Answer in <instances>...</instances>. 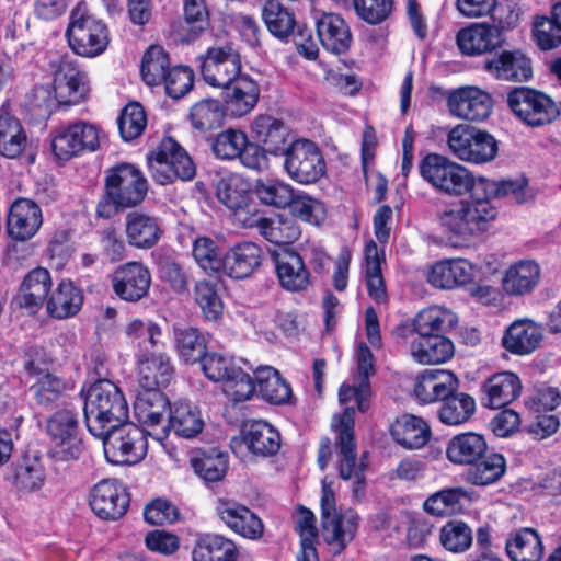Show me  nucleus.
Listing matches in <instances>:
<instances>
[{
  "mask_svg": "<svg viewBox=\"0 0 561 561\" xmlns=\"http://www.w3.org/2000/svg\"><path fill=\"white\" fill-rule=\"evenodd\" d=\"M420 174L436 191L453 197L469 194L437 215L448 243L455 248L468 245L483 234L497 216L490 199L494 185L490 180L474 176L466 167L438 153H428L419 165Z\"/></svg>",
  "mask_w": 561,
  "mask_h": 561,
  "instance_id": "1",
  "label": "nucleus"
},
{
  "mask_svg": "<svg viewBox=\"0 0 561 561\" xmlns=\"http://www.w3.org/2000/svg\"><path fill=\"white\" fill-rule=\"evenodd\" d=\"M83 410L87 428L93 436L104 435L107 428L128 419V405L123 393L107 379L90 386Z\"/></svg>",
  "mask_w": 561,
  "mask_h": 561,
  "instance_id": "2",
  "label": "nucleus"
},
{
  "mask_svg": "<svg viewBox=\"0 0 561 561\" xmlns=\"http://www.w3.org/2000/svg\"><path fill=\"white\" fill-rule=\"evenodd\" d=\"M66 36L71 49L83 57L101 55L110 42L106 24L91 12L83 0L70 11Z\"/></svg>",
  "mask_w": 561,
  "mask_h": 561,
  "instance_id": "3",
  "label": "nucleus"
},
{
  "mask_svg": "<svg viewBox=\"0 0 561 561\" xmlns=\"http://www.w3.org/2000/svg\"><path fill=\"white\" fill-rule=\"evenodd\" d=\"M354 408H345L342 414L333 416L332 428L337 435L335 447L341 456L339 469L340 477L343 480L352 481L353 496L359 500L364 494V471L366 465L363 459L357 458L354 437Z\"/></svg>",
  "mask_w": 561,
  "mask_h": 561,
  "instance_id": "4",
  "label": "nucleus"
},
{
  "mask_svg": "<svg viewBox=\"0 0 561 561\" xmlns=\"http://www.w3.org/2000/svg\"><path fill=\"white\" fill-rule=\"evenodd\" d=\"M321 536L335 553L343 551L354 539L359 516L352 510L337 511L332 483L322 480L321 495Z\"/></svg>",
  "mask_w": 561,
  "mask_h": 561,
  "instance_id": "5",
  "label": "nucleus"
},
{
  "mask_svg": "<svg viewBox=\"0 0 561 561\" xmlns=\"http://www.w3.org/2000/svg\"><path fill=\"white\" fill-rule=\"evenodd\" d=\"M50 439L48 455L54 462H71L80 459L84 451L79 436L78 412L66 405L57 410L46 425Z\"/></svg>",
  "mask_w": 561,
  "mask_h": 561,
  "instance_id": "6",
  "label": "nucleus"
},
{
  "mask_svg": "<svg viewBox=\"0 0 561 561\" xmlns=\"http://www.w3.org/2000/svg\"><path fill=\"white\" fill-rule=\"evenodd\" d=\"M96 437L103 440L106 460L114 465H136L148 450L145 431L133 423L114 424L104 435Z\"/></svg>",
  "mask_w": 561,
  "mask_h": 561,
  "instance_id": "7",
  "label": "nucleus"
},
{
  "mask_svg": "<svg viewBox=\"0 0 561 561\" xmlns=\"http://www.w3.org/2000/svg\"><path fill=\"white\" fill-rule=\"evenodd\" d=\"M151 178L161 185L175 179L190 181L195 176L196 168L187 152L170 137L163 138L156 151L147 157Z\"/></svg>",
  "mask_w": 561,
  "mask_h": 561,
  "instance_id": "8",
  "label": "nucleus"
},
{
  "mask_svg": "<svg viewBox=\"0 0 561 561\" xmlns=\"http://www.w3.org/2000/svg\"><path fill=\"white\" fill-rule=\"evenodd\" d=\"M202 369L209 380L221 383L222 391L234 403L249 400L255 392L253 379L232 357L208 353L202 360Z\"/></svg>",
  "mask_w": 561,
  "mask_h": 561,
  "instance_id": "9",
  "label": "nucleus"
},
{
  "mask_svg": "<svg viewBox=\"0 0 561 561\" xmlns=\"http://www.w3.org/2000/svg\"><path fill=\"white\" fill-rule=\"evenodd\" d=\"M447 145L456 158L474 164L492 161L499 151L497 141L490 133L465 124L449 130Z\"/></svg>",
  "mask_w": 561,
  "mask_h": 561,
  "instance_id": "10",
  "label": "nucleus"
},
{
  "mask_svg": "<svg viewBox=\"0 0 561 561\" xmlns=\"http://www.w3.org/2000/svg\"><path fill=\"white\" fill-rule=\"evenodd\" d=\"M507 104L512 112L530 127L548 125L560 115V108L552 98L527 87L514 88L507 94Z\"/></svg>",
  "mask_w": 561,
  "mask_h": 561,
  "instance_id": "11",
  "label": "nucleus"
},
{
  "mask_svg": "<svg viewBox=\"0 0 561 561\" xmlns=\"http://www.w3.org/2000/svg\"><path fill=\"white\" fill-rule=\"evenodd\" d=\"M197 60L203 80L213 88L227 87L243 73L241 55L230 43L209 46Z\"/></svg>",
  "mask_w": 561,
  "mask_h": 561,
  "instance_id": "12",
  "label": "nucleus"
},
{
  "mask_svg": "<svg viewBox=\"0 0 561 561\" xmlns=\"http://www.w3.org/2000/svg\"><path fill=\"white\" fill-rule=\"evenodd\" d=\"M284 170L299 184H312L325 173L327 164L319 147L308 139H296L283 154Z\"/></svg>",
  "mask_w": 561,
  "mask_h": 561,
  "instance_id": "13",
  "label": "nucleus"
},
{
  "mask_svg": "<svg viewBox=\"0 0 561 561\" xmlns=\"http://www.w3.org/2000/svg\"><path fill=\"white\" fill-rule=\"evenodd\" d=\"M148 191L142 172L130 163H121L106 171L105 192L122 208L140 204Z\"/></svg>",
  "mask_w": 561,
  "mask_h": 561,
  "instance_id": "14",
  "label": "nucleus"
},
{
  "mask_svg": "<svg viewBox=\"0 0 561 561\" xmlns=\"http://www.w3.org/2000/svg\"><path fill=\"white\" fill-rule=\"evenodd\" d=\"M54 69V93L59 104L70 105L83 101L90 92L88 73L69 57L50 62Z\"/></svg>",
  "mask_w": 561,
  "mask_h": 561,
  "instance_id": "15",
  "label": "nucleus"
},
{
  "mask_svg": "<svg viewBox=\"0 0 561 561\" xmlns=\"http://www.w3.org/2000/svg\"><path fill=\"white\" fill-rule=\"evenodd\" d=\"M282 446L280 433L270 423L256 420L249 423L240 437H233L230 447L242 457L247 449L257 457L275 456Z\"/></svg>",
  "mask_w": 561,
  "mask_h": 561,
  "instance_id": "16",
  "label": "nucleus"
},
{
  "mask_svg": "<svg viewBox=\"0 0 561 561\" xmlns=\"http://www.w3.org/2000/svg\"><path fill=\"white\" fill-rule=\"evenodd\" d=\"M100 136L95 125L77 122L56 130L51 139V149L60 160H68L78 153L99 147Z\"/></svg>",
  "mask_w": 561,
  "mask_h": 561,
  "instance_id": "17",
  "label": "nucleus"
},
{
  "mask_svg": "<svg viewBox=\"0 0 561 561\" xmlns=\"http://www.w3.org/2000/svg\"><path fill=\"white\" fill-rule=\"evenodd\" d=\"M204 427L201 410L188 400H178L170 405L168 426L159 431H148V435L167 449L164 440L169 431L183 438L197 436Z\"/></svg>",
  "mask_w": 561,
  "mask_h": 561,
  "instance_id": "18",
  "label": "nucleus"
},
{
  "mask_svg": "<svg viewBox=\"0 0 561 561\" xmlns=\"http://www.w3.org/2000/svg\"><path fill=\"white\" fill-rule=\"evenodd\" d=\"M89 505L101 519L116 520L128 508V493L118 480L103 479L91 488Z\"/></svg>",
  "mask_w": 561,
  "mask_h": 561,
  "instance_id": "19",
  "label": "nucleus"
},
{
  "mask_svg": "<svg viewBox=\"0 0 561 561\" xmlns=\"http://www.w3.org/2000/svg\"><path fill=\"white\" fill-rule=\"evenodd\" d=\"M447 105L450 114L462 121L482 122L492 111L489 93L477 87H461L449 92Z\"/></svg>",
  "mask_w": 561,
  "mask_h": 561,
  "instance_id": "20",
  "label": "nucleus"
},
{
  "mask_svg": "<svg viewBox=\"0 0 561 561\" xmlns=\"http://www.w3.org/2000/svg\"><path fill=\"white\" fill-rule=\"evenodd\" d=\"M456 42L462 55L480 56L502 47L505 39L502 26L483 22L461 28Z\"/></svg>",
  "mask_w": 561,
  "mask_h": 561,
  "instance_id": "21",
  "label": "nucleus"
},
{
  "mask_svg": "<svg viewBox=\"0 0 561 561\" xmlns=\"http://www.w3.org/2000/svg\"><path fill=\"white\" fill-rule=\"evenodd\" d=\"M112 284L114 293L121 299L136 302L148 294L151 274L144 264L128 262L114 272Z\"/></svg>",
  "mask_w": 561,
  "mask_h": 561,
  "instance_id": "22",
  "label": "nucleus"
},
{
  "mask_svg": "<svg viewBox=\"0 0 561 561\" xmlns=\"http://www.w3.org/2000/svg\"><path fill=\"white\" fill-rule=\"evenodd\" d=\"M221 90L227 112L238 118L254 110L261 93L257 82L244 72Z\"/></svg>",
  "mask_w": 561,
  "mask_h": 561,
  "instance_id": "23",
  "label": "nucleus"
},
{
  "mask_svg": "<svg viewBox=\"0 0 561 561\" xmlns=\"http://www.w3.org/2000/svg\"><path fill=\"white\" fill-rule=\"evenodd\" d=\"M217 513L220 519L236 534L252 540L262 537L264 525L261 518L247 506L233 501L219 500Z\"/></svg>",
  "mask_w": 561,
  "mask_h": 561,
  "instance_id": "24",
  "label": "nucleus"
},
{
  "mask_svg": "<svg viewBox=\"0 0 561 561\" xmlns=\"http://www.w3.org/2000/svg\"><path fill=\"white\" fill-rule=\"evenodd\" d=\"M458 380L456 376L444 369H425L415 378L414 394L422 403H432L444 400L456 391Z\"/></svg>",
  "mask_w": 561,
  "mask_h": 561,
  "instance_id": "25",
  "label": "nucleus"
},
{
  "mask_svg": "<svg viewBox=\"0 0 561 561\" xmlns=\"http://www.w3.org/2000/svg\"><path fill=\"white\" fill-rule=\"evenodd\" d=\"M43 222L42 210L31 199H16L8 216V232L19 241H25L35 236Z\"/></svg>",
  "mask_w": 561,
  "mask_h": 561,
  "instance_id": "26",
  "label": "nucleus"
},
{
  "mask_svg": "<svg viewBox=\"0 0 561 561\" xmlns=\"http://www.w3.org/2000/svg\"><path fill=\"white\" fill-rule=\"evenodd\" d=\"M408 340L410 354L420 364L445 363L454 355L453 342L442 334H410Z\"/></svg>",
  "mask_w": 561,
  "mask_h": 561,
  "instance_id": "27",
  "label": "nucleus"
},
{
  "mask_svg": "<svg viewBox=\"0 0 561 561\" xmlns=\"http://www.w3.org/2000/svg\"><path fill=\"white\" fill-rule=\"evenodd\" d=\"M254 138L265 150L275 157L283 156L289 148L290 133L288 127L278 118L271 115H259L251 125Z\"/></svg>",
  "mask_w": 561,
  "mask_h": 561,
  "instance_id": "28",
  "label": "nucleus"
},
{
  "mask_svg": "<svg viewBox=\"0 0 561 561\" xmlns=\"http://www.w3.org/2000/svg\"><path fill=\"white\" fill-rule=\"evenodd\" d=\"M314 20L319 41L328 51L342 54L348 49L352 35L340 14L317 12Z\"/></svg>",
  "mask_w": 561,
  "mask_h": 561,
  "instance_id": "29",
  "label": "nucleus"
},
{
  "mask_svg": "<svg viewBox=\"0 0 561 561\" xmlns=\"http://www.w3.org/2000/svg\"><path fill=\"white\" fill-rule=\"evenodd\" d=\"M24 367L28 375L35 378L30 391L39 405H51L70 388L65 379L46 371L34 359L25 360Z\"/></svg>",
  "mask_w": 561,
  "mask_h": 561,
  "instance_id": "30",
  "label": "nucleus"
},
{
  "mask_svg": "<svg viewBox=\"0 0 561 561\" xmlns=\"http://www.w3.org/2000/svg\"><path fill=\"white\" fill-rule=\"evenodd\" d=\"M522 391L517 375L503 371L491 376L482 386V404L490 409H501L515 401Z\"/></svg>",
  "mask_w": 561,
  "mask_h": 561,
  "instance_id": "31",
  "label": "nucleus"
},
{
  "mask_svg": "<svg viewBox=\"0 0 561 561\" xmlns=\"http://www.w3.org/2000/svg\"><path fill=\"white\" fill-rule=\"evenodd\" d=\"M125 233L131 247L147 250L159 242L162 228L157 217L134 210L126 215Z\"/></svg>",
  "mask_w": 561,
  "mask_h": 561,
  "instance_id": "32",
  "label": "nucleus"
},
{
  "mask_svg": "<svg viewBox=\"0 0 561 561\" xmlns=\"http://www.w3.org/2000/svg\"><path fill=\"white\" fill-rule=\"evenodd\" d=\"M262 259L263 251L256 243H238L226 252L222 274L236 279L249 277L261 265Z\"/></svg>",
  "mask_w": 561,
  "mask_h": 561,
  "instance_id": "33",
  "label": "nucleus"
},
{
  "mask_svg": "<svg viewBox=\"0 0 561 561\" xmlns=\"http://www.w3.org/2000/svg\"><path fill=\"white\" fill-rule=\"evenodd\" d=\"M474 276V266L465 259L445 260L435 263L427 280L437 288L451 289L470 283Z\"/></svg>",
  "mask_w": 561,
  "mask_h": 561,
  "instance_id": "34",
  "label": "nucleus"
},
{
  "mask_svg": "<svg viewBox=\"0 0 561 561\" xmlns=\"http://www.w3.org/2000/svg\"><path fill=\"white\" fill-rule=\"evenodd\" d=\"M139 388L160 389L173 377V366L164 353H151L137 357Z\"/></svg>",
  "mask_w": 561,
  "mask_h": 561,
  "instance_id": "35",
  "label": "nucleus"
},
{
  "mask_svg": "<svg viewBox=\"0 0 561 561\" xmlns=\"http://www.w3.org/2000/svg\"><path fill=\"white\" fill-rule=\"evenodd\" d=\"M484 68L500 80L526 81L531 77L530 60L519 51L504 50L486 60Z\"/></svg>",
  "mask_w": 561,
  "mask_h": 561,
  "instance_id": "36",
  "label": "nucleus"
},
{
  "mask_svg": "<svg viewBox=\"0 0 561 561\" xmlns=\"http://www.w3.org/2000/svg\"><path fill=\"white\" fill-rule=\"evenodd\" d=\"M238 558L237 545L218 534L198 535L192 550L193 561H237Z\"/></svg>",
  "mask_w": 561,
  "mask_h": 561,
  "instance_id": "37",
  "label": "nucleus"
},
{
  "mask_svg": "<svg viewBox=\"0 0 561 561\" xmlns=\"http://www.w3.org/2000/svg\"><path fill=\"white\" fill-rule=\"evenodd\" d=\"M276 273L282 287L288 291H302L310 285V273L300 254L286 251L276 257Z\"/></svg>",
  "mask_w": 561,
  "mask_h": 561,
  "instance_id": "38",
  "label": "nucleus"
},
{
  "mask_svg": "<svg viewBox=\"0 0 561 561\" xmlns=\"http://www.w3.org/2000/svg\"><path fill=\"white\" fill-rule=\"evenodd\" d=\"M541 339V329L535 322L519 320L508 327L502 343L504 348L513 354L527 355L539 346Z\"/></svg>",
  "mask_w": 561,
  "mask_h": 561,
  "instance_id": "39",
  "label": "nucleus"
},
{
  "mask_svg": "<svg viewBox=\"0 0 561 561\" xmlns=\"http://www.w3.org/2000/svg\"><path fill=\"white\" fill-rule=\"evenodd\" d=\"M170 405L171 403L160 389L139 388L134 402V413L142 425L156 427Z\"/></svg>",
  "mask_w": 561,
  "mask_h": 561,
  "instance_id": "40",
  "label": "nucleus"
},
{
  "mask_svg": "<svg viewBox=\"0 0 561 561\" xmlns=\"http://www.w3.org/2000/svg\"><path fill=\"white\" fill-rule=\"evenodd\" d=\"M505 550L512 561H540L543 545L536 529L525 527L510 534Z\"/></svg>",
  "mask_w": 561,
  "mask_h": 561,
  "instance_id": "41",
  "label": "nucleus"
},
{
  "mask_svg": "<svg viewBox=\"0 0 561 561\" xmlns=\"http://www.w3.org/2000/svg\"><path fill=\"white\" fill-rule=\"evenodd\" d=\"M255 390L272 404H286L293 397L290 385L280 373L272 366H261L255 369Z\"/></svg>",
  "mask_w": 561,
  "mask_h": 561,
  "instance_id": "42",
  "label": "nucleus"
},
{
  "mask_svg": "<svg viewBox=\"0 0 561 561\" xmlns=\"http://www.w3.org/2000/svg\"><path fill=\"white\" fill-rule=\"evenodd\" d=\"M83 295L69 279L61 280L46 300V310L56 319H67L79 312Z\"/></svg>",
  "mask_w": 561,
  "mask_h": 561,
  "instance_id": "43",
  "label": "nucleus"
},
{
  "mask_svg": "<svg viewBox=\"0 0 561 561\" xmlns=\"http://www.w3.org/2000/svg\"><path fill=\"white\" fill-rule=\"evenodd\" d=\"M486 451V442L480 434L468 432L454 436L447 444L446 456L455 465H473Z\"/></svg>",
  "mask_w": 561,
  "mask_h": 561,
  "instance_id": "44",
  "label": "nucleus"
},
{
  "mask_svg": "<svg viewBox=\"0 0 561 561\" xmlns=\"http://www.w3.org/2000/svg\"><path fill=\"white\" fill-rule=\"evenodd\" d=\"M540 279V267L531 260L511 265L503 277V289L513 296H523L535 289Z\"/></svg>",
  "mask_w": 561,
  "mask_h": 561,
  "instance_id": "45",
  "label": "nucleus"
},
{
  "mask_svg": "<svg viewBox=\"0 0 561 561\" xmlns=\"http://www.w3.org/2000/svg\"><path fill=\"white\" fill-rule=\"evenodd\" d=\"M394 440L407 449H419L426 445L431 437L428 424L421 417L404 414L391 426Z\"/></svg>",
  "mask_w": 561,
  "mask_h": 561,
  "instance_id": "46",
  "label": "nucleus"
},
{
  "mask_svg": "<svg viewBox=\"0 0 561 561\" xmlns=\"http://www.w3.org/2000/svg\"><path fill=\"white\" fill-rule=\"evenodd\" d=\"M218 199L236 215L243 211L251 201L250 183L240 174L230 173L217 183Z\"/></svg>",
  "mask_w": 561,
  "mask_h": 561,
  "instance_id": "47",
  "label": "nucleus"
},
{
  "mask_svg": "<svg viewBox=\"0 0 561 561\" xmlns=\"http://www.w3.org/2000/svg\"><path fill=\"white\" fill-rule=\"evenodd\" d=\"M26 142L27 136L20 119L3 105L0 108V153L14 159L23 152Z\"/></svg>",
  "mask_w": 561,
  "mask_h": 561,
  "instance_id": "48",
  "label": "nucleus"
},
{
  "mask_svg": "<svg viewBox=\"0 0 561 561\" xmlns=\"http://www.w3.org/2000/svg\"><path fill=\"white\" fill-rule=\"evenodd\" d=\"M173 334L176 353L184 363L195 364L208 354L206 333L191 327H175Z\"/></svg>",
  "mask_w": 561,
  "mask_h": 561,
  "instance_id": "49",
  "label": "nucleus"
},
{
  "mask_svg": "<svg viewBox=\"0 0 561 561\" xmlns=\"http://www.w3.org/2000/svg\"><path fill=\"white\" fill-rule=\"evenodd\" d=\"M125 334L135 348L136 358L154 353L159 345L162 330L158 323L149 319H134L125 327Z\"/></svg>",
  "mask_w": 561,
  "mask_h": 561,
  "instance_id": "50",
  "label": "nucleus"
},
{
  "mask_svg": "<svg viewBox=\"0 0 561 561\" xmlns=\"http://www.w3.org/2000/svg\"><path fill=\"white\" fill-rule=\"evenodd\" d=\"M51 287L50 274L46 268L37 267L28 272L20 290L21 306L36 311L48 298Z\"/></svg>",
  "mask_w": 561,
  "mask_h": 561,
  "instance_id": "51",
  "label": "nucleus"
},
{
  "mask_svg": "<svg viewBox=\"0 0 561 561\" xmlns=\"http://www.w3.org/2000/svg\"><path fill=\"white\" fill-rule=\"evenodd\" d=\"M457 322L458 318L451 310L440 306H431L417 313L411 334H440V332L456 327Z\"/></svg>",
  "mask_w": 561,
  "mask_h": 561,
  "instance_id": "52",
  "label": "nucleus"
},
{
  "mask_svg": "<svg viewBox=\"0 0 561 561\" xmlns=\"http://www.w3.org/2000/svg\"><path fill=\"white\" fill-rule=\"evenodd\" d=\"M10 479L21 492L38 491L46 480L44 465L36 456H24L14 465Z\"/></svg>",
  "mask_w": 561,
  "mask_h": 561,
  "instance_id": "53",
  "label": "nucleus"
},
{
  "mask_svg": "<svg viewBox=\"0 0 561 561\" xmlns=\"http://www.w3.org/2000/svg\"><path fill=\"white\" fill-rule=\"evenodd\" d=\"M468 494L462 488H447L434 492L423 503V510L436 517H446L459 513Z\"/></svg>",
  "mask_w": 561,
  "mask_h": 561,
  "instance_id": "54",
  "label": "nucleus"
},
{
  "mask_svg": "<svg viewBox=\"0 0 561 561\" xmlns=\"http://www.w3.org/2000/svg\"><path fill=\"white\" fill-rule=\"evenodd\" d=\"M262 19L268 32L279 39L287 38L294 31V13L280 0H267L262 8Z\"/></svg>",
  "mask_w": 561,
  "mask_h": 561,
  "instance_id": "55",
  "label": "nucleus"
},
{
  "mask_svg": "<svg viewBox=\"0 0 561 561\" xmlns=\"http://www.w3.org/2000/svg\"><path fill=\"white\" fill-rule=\"evenodd\" d=\"M192 255L196 264L208 274L224 272L226 252L220 244L209 237H198L193 242Z\"/></svg>",
  "mask_w": 561,
  "mask_h": 561,
  "instance_id": "56",
  "label": "nucleus"
},
{
  "mask_svg": "<svg viewBox=\"0 0 561 561\" xmlns=\"http://www.w3.org/2000/svg\"><path fill=\"white\" fill-rule=\"evenodd\" d=\"M476 411V401L467 393L447 396L438 410L439 420L447 425H460L466 423Z\"/></svg>",
  "mask_w": 561,
  "mask_h": 561,
  "instance_id": "57",
  "label": "nucleus"
},
{
  "mask_svg": "<svg viewBox=\"0 0 561 561\" xmlns=\"http://www.w3.org/2000/svg\"><path fill=\"white\" fill-rule=\"evenodd\" d=\"M260 233L271 243L289 244L300 234L298 226L293 219L277 216L275 218H259L255 221Z\"/></svg>",
  "mask_w": 561,
  "mask_h": 561,
  "instance_id": "58",
  "label": "nucleus"
},
{
  "mask_svg": "<svg viewBox=\"0 0 561 561\" xmlns=\"http://www.w3.org/2000/svg\"><path fill=\"white\" fill-rule=\"evenodd\" d=\"M225 110L216 99H204L196 102L190 112V121L194 129L208 131L221 126Z\"/></svg>",
  "mask_w": 561,
  "mask_h": 561,
  "instance_id": "59",
  "label": "nucleus"
},
{
  "mask_svg": "<svg viewBox=\"0 0 561 561\" xmlns=\"http://www.w3.org/2000/svg\"><path fill=\"white\" fill-rule=\"evenodd\" d=\"M505 470V458L500 454H490L472 465L468 470L467 480L474 485L493 484L501 479Z\"/></svg>",
  "mask_w": 561,
  "mask_h": 561,
  "instance_id": "60",
  "label": "nucleus"
},
{
  "mask_svg": "<svg viewBox=\"0 0 561 561\" xmlns=\"http://www.w3.org/2000/svg\"><path fill=\"white\" fill-rule=\"evenodd\" d=\"M254 192L259 201L267 206L285 208L293 202V186L278 179L257 180Z\"/></svg>",
  "mask_w": 561,
  "mask_h": 561,
  "instance_id": "61",
  "label": "nucleus"
},
{
  "mask_svg": "<svg viewBox=\"0 0 561 561\" xmlns=\"http://www.w3.org/2000/svg\"><path fill=\"white\" fill-rule=\"evenodd\" d=\"M169 66L170 60L164 49L160 46H150L141 62V77L146 84H161L170 70Z\"/></svg>",
  "mask_w": 561,
  "mask_h": 561,
  "instance_id": "62",
  "label": "nucleus"
},
{
  "mask_svg": "<svg viewBox=\"0 0 561 561\" xmlns=\"http://www.w3.org/2000/svg\"><path fill=\"white\" fill-rule=\"evenodd\" d=\"M472 530L461 520H450L439 530L442 546L454 553L467 551L472 543Z\"/></svg>",
  "mask_w": 561,
  "mask_h": 561,
  "instance_id": "63",
  "label": "nucleus"
},
{
  "mask_svg": "<svg viewBox=\"0 0 561 561\" xmlns=\"http://www.w3.org/2000/svg\"><path fill=\"white\" fill-rule=\"evenodd\" d=\"M248 144V136L244 131L229 128L219 133L213 140L211 149L214 154L221 160H233L239 158Z\"/></svg>",
  "mask_w": 561,
  "mask_h": 561,
  "instance_id": "64",
  "label": "nucleus"
}]
</instances>
